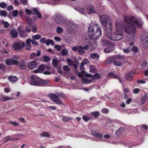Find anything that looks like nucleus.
<instances>
[{
    "instance_id": "obj_31",
    "label": "nucleus",
    "mask_w": 148,
    "mask_h": 148,
    "mask_svg": "<svg viewBox=\"0 0 148 148\" xmlns=\"http://www.w3.org/2000/svg\"><path fill=\"white\" fill-rule=\"evenodd\" d=\"M38 68L39 73H40L44 70L45 67L43 65H40L39 66Z\"/></svg>"
},
{
    "instance_id": "obj_3",
    "label": "nucleus",
    "mask_w": 148,
    "mask_h": 148,
    "mask_svg": "<svg viewBox=\"0 0 148 148\" xmlns=\"http://www.w3.org/2000/svg\"><path fill=\"white\" fill-rule=\"evenodd\" d=\"M100 20L102 26H104V30L106 33L108 31H111V29H112V23L110 22L111 19L108 15L104 14L100 16Z\"/></svg>"
},
{
    "instance_id": "obj_9",
    "label": "nucleus",
    "mask_w": 148,
    "mask_h": 148,
    "mask_svg": "<svg viewBox=\"0 0 148 148\" xmlns=\"http://www.w3.org/2000/svg\"><path fill=\"white\" fill-rule=\"evenodd\" d=\"M67 61L69 65H72L75 68V70L77 69V68L79 65V63L77 59L72 61L71 59H68L67 60Z\"/></svg>"
},
{
    "instance_id": "obj_53",
    "label": "nucleus",
    "mask_w": 148,
    "mask_h": 148,
    "mask_svg": "<svg viewBox=\"0 0 148 148\" xmlns=\"http://www.w3.org/2000/svg\"><path fill=\"white\" fill-rule=\"evenodd\" d=\"M9 123L15 126L19 125V124L16 121H9Z\"/></svg>"
},
{
    "instance_id": "obj_43",
    "label": "nucleus",
    "mask_w": 148,
    "mask_h": 148,
    "mask_svg": "<svg viewBox=\"0 0 148 148\" xmlns=\"http://www.w3.org/2000/svg\"><path fill=\"white\" fill-rule=\"evenodd\" d=\"M63 121L64 122H66L69 120H71L73 119V118L71 117H68L66 116H63L62 117Z\"/></svg>"
},
{
    "instance_id": "obj_62",
    "label": "nucleus",
    "mask_w": 148,
    "mask_h": 148,
    "mask_svg": "<svg viewBox=\"0 0 148 148\" xmlns=\"http://www.w3.org/2000/svg\"><path fill=\"white\" fill-rule=\"evenodd\" d=\"M132 49L134 52L136 53L138 51V49L137 47L136 46H133L132 48Z\"/></svg>"
},
{
    "instance_id": "obj_51",
    "label": "nucleus",
    "mask_w": 148,
    "mask_h": 148,
    "mask_svg": "<svg viewBox=\"0 0 148 148\" xmlns=\"http://www.w3.org/2000/svg\"><path fill=\"white\" fill-rule=\"evenodd\" d=\"M36 56V53L33 52L30 56L29 57L31 59H34Z\"/></svg>"
},
{
    "instance_id": "obj_5",
    "label": "nucleus",
    "mask_w": 148,
    "mask_h": 148,
    "mask_svg": "<svg viewBox=\"0 0 148 148\" xmlns=\"http://www.w3.org/2000/svg\"><path fill=\"white\" fill-rule=\"evenodd\" d=\"M14 49L16 51H21L25 46V43L22 41H17L13 44Z\"/></svg>"
},
{
    "instance_id": "obj_63",
    "label": "nucleus",
    "mask_w": 148,
    "mask_h": 148,
    "mask_svg": "<svg viewBox=\"0 0 148 148\" xmlns=\"http://www.w3.org/2000/svg\"><path fill=\"white\" fill-rule=\"evenodd\" d=\"M140 38H143L145 39H148V32L147 33H146L144 35L141 36Z\"/></svg>"
},
{
    "instance_id": "obj_47",
    "label": "nucleus",
    "mask_w": 148,
    "mask_h": 148,
    "mask_svg": "<svg viewBox=\"0 0 148 148\" xmlns=\"http://www.w3.org/2000/svg\"><path fill=\"white\" fill-rule=\"evenodd\" d=\"M63 69L66 71H70V68L68 65L64 66L63 67Z\"/></svg>"
},
{
    "instance_id": "obj_56",
    "label": "nucleus",
    "mask_w": 148,
    "mask_h": 148,
    "mask_svg": "<svg viewBox=\"0 0 148 148\" xmlns=\"http://www.w3.org/2000/svg\"><path fill=\"white\" fill-rule=\"evenodd\" d=\"M7 6V4L4 2L0 3V6L3 8H4Z\"/></svg>"
},
{
    "instance_id": "obj_33",
    "label": "nucleus",
    "mask_w": 148,
    "mask_h": 148,
    "mask_svg": "<svg viewBox=\"0 0 148 148\" xmlns=\"http://www.w3.org/2000/svg\"><path fill=\"white\" fill-rule=\"evenodd\" d=\"M114 65L117 66H120L123 65L122 62L115 60L114 61Z\"/></svg>"
},
{
    "instance_id": "obj_21",
    "label": "nucleus",
    "mask_w": 148,
    "mask_h": 148,
    "mask_svg": "<svg viewBox=\"0 0 148 148\" xmlns=\"http://www.w3.org/2000/svg\"><path fill=\"white\" fill-rule=\"evenodd\" d=\"M86 8L87 10L90 12L95 13V8L92 5L88 6Z\"/></svg>"
},
{
    "instance_id": "obj_12",
    "label": "nucleus",
    "mask_w": 148,
    "mask_h": 148,
    "mask_svg": "<svg viewBox=\"0 0 148 148\" xmlns=\"http://www.w3.org/2000/svg\"><path fill=\"white\" fill-rule=\"evenodd\" d=\"M89 48L88 49V51H91L94 50L96 49L97 47L96 43L94 41L92 42L89 43Z\"/></svg>"
},
{
    "instance_id": "obj_28",
    "label": "nucleus",
    "mask_w": 148,
    "mask_h": 148,
    "mask_svg": "<svg viewBox=\"0 0 148 148\" xmlns=\"http://www.w3.org/2000/svg\"><path fill=\"white\" fill-rule=\"evenodd\" d=\"M45 43L47 45H49L50 44L53 45H54V42L52 40L48 39L46 41Z\"/></svg>"
},
{
    "instance_id": "obj_32",
    "label": "nucleus",
    "mask_w": 148,
    "mask_h": 148,
    "mask_svg": "<svg viewBox=\"0 0 148 148\" xmlns=\"http://www.w3.org/2000/svg\"><path fill=\"white\" fill-rule=\"evenodd\" d=\"M27 23L31 25H32L33 24V23H34V21L30 17L27 18Z\"/></svg>"
},
{
    "instance_id": "obj_37",
    "label": "nucleus",
    "mask_w": 148,
    "mask_h": 148,
    "mask_svg": "<svg viewBox=\"0 0 148 148\" xmlns=\"http://www.w3.org/2000/svg\"><path fill=\"white\" fill-rule=\"evenodd\" d=\"M109 42V41L106 39H101V42L102 45H107Z\"/></svg>"
},
{
    "instance_id": "obj_18",
    "label": "nucleus",
    "mask_w": 148,
    "mask_h": 148,
    "mask_svg": "<svg viewBox=\"0 0 148 148\" xmlns=\"http://www.w3.org/2000/svg\"><path fill=\"white\" fill-rule=\"evenodd\" d=\"M40 136L42 137H43L49 138L51 137V135L49 133L44 132L40 134Z\"/></svg>"
},
{
    "instance_id": "obj_22",
    "label": "nucleus",
    "mask_w": 148,
    "mask_h": 148,
    "mask_svg": "<svg viewBox=\"0 0 148 148\" xmlns=\"http://www.w3.org/2000/svg\"><path fill=\"white\" fill-rule=\"evenodd\" d=\"M8 80L10 82H14L17 80V78L15 76H10L8 78Z\"/></svg>"
},
{
    "instance_id": "obj_52",
    "label": "nucleus",
    "mask_w": 148,
    "mask_h": 148,
    "mask_svg": "<svg viewBox=\"0 0 148 148\" xmlns=\"http://www.w3.org/2000/svg\"><path fill=\"white\" fill-rule=\"evenodd\" d=\"M122 129L119 128L118 130L116 131V134L117 135H119V134H121L122 132Z\"/></svg>"
},
{
    "instance_id": "obj_1",
    "label": "nucleus",
    "mask_w": 148,
    "mask_h": 148,
    "mask_svg": "<svg viewBox=\"0 0 148 148\" xmlns=\"http://www.w3.org/2000/svg\"><path fill=\"white\" fill-rule=\"evenodd\" d=\"M123 17L124 21L123 23L119 20L116 21V29L114 34L112 33V29H111V32L108 31L106 33L108 38L114 41H117L122 39L123 35L122 31L120 28L123 27L124 28L125 32L127 34V40H131L134 39L136 27L138 28L142 27L143 23L140 19L127 14L124 15Z\"/></svg>"
},
{
    "instance_id": "obj_30",
    "label": "nucleus",
    "mask_w": 148,
    "mask_h": 148,
    "mask_svg": "<svg viewBox=\"0 0 148 148\" xmlns=\"http://www.w3.org/2000/svg\"><path fill=\"white\" fill-rule=\"evenodd\" d=\"M108 47H110L112 49H114L115 50V44L113 42H109L108 44L107 45Z\"/></svg>"
},
{
    "instance_id": "obj_14",
    "label": "nucleus",
    "mask_w": 148,
    "mask_h": 148,
    "mask_svg": "<svg viewBox=\"0 0 148 148\" xmlns=\"http://www.w3.org/2000/svg\"><path fill=\"white\" fill-rule=\"evenodd\" d=\"M134 74V73L133 71L128 72L125 75L126 79L130 81L132 80Z\"/></svg>"
},
{
    "instance_id": "obj_46",
    "label": "nucleus",
    "mask_w": 148,
    "mask_h": 148,
    "mask_svg": "<svg viewBox=\"0 0 148 148\" xmlns=\"http://www.w3.org/2000/svg\"><path fill=\"white\" fill-rule=\"evenodd\" d=\"M43 59L44 61L45 62H47L49 60V57L46 56H44Z\"/></svg>"
},
{
    "instance_id": "obj_13",
    "label": "nucleus",
    "mask_w": 148,
    "mask_h": 148,
    "mask_svg": "<svg viewBox=\"0 0 148 148\" xmlns=\"http://www.w3.org/2000/svg\"><path fill=\"white\" fill-rule=\"evenodd\" d=\"M37 65V63L36 60H33L30 62L28 64L29 68L31 69H33L36 67Z\"/></svg>"
},
{
    "instance_id": "obj_35",
    "label": "nucleus",
    "mask_w": 148,
    "mask_h": 148,
    "mask_svg": "<svg viewBox=\"0 0 148 148\" xmlns=\"http://www.w3.org/2000/svg\"><path fill=\"white\" fill-rule=\"evenodd\" d=\"M58 62L57 60L54 58L52 60V65L53 66L56 67L58 66Z\"/></svg>"
},
{
    "instance_id": "obj_39",
    "label": "nucleus",
    "mask_w": 148,
    "mask_h": 148,
    "mask_svg": "<svg viewBox=\"0 0 148 148\" xmlns=\"http://www.w3.org/2000/svg\"><path fill=\"white\" fill-rule=\"evenodd\" d=\"M61 53L62 56H66L68 53V51L66 49H64L61 51Z\"/></svg>"
},
{
    "instance_id": "obj_23",
    "label": "nucleus",
    "mask_w": 148,
    "mask_h": 148,
    "mask_svg": "<svg viewBox=\"0 0 148 148\" xmlns=\"http://www.w3.org/2000/svg\"><path fill=\"white\" fill-rule=\"evenodd\" d=\"M83 82L88 84L90 83L92 81V79H89L86 77H83L82 79Z\"/></svg>"
},
{
    "instance_id": "obj_42",
    "label": "nucleus",
    "mask_w": 148,
    "mask_h": 148,
    "mask_svg": "<svg viewBox=\"0 0 148 148\" xmlns=\"http://www.w3.org/2000/svg\"><path fill=\"white\" fill-rule=\"evenodd\" d=\"M41 37V36L39 34H36L35 35L33 36H32L33 39L34 40H38Z\"/></svg>"
},
{
    "instance_id": "obj_49",
    "label": "nucleus",
    "mask_w": 148,
    "mask_h": 148,
    "mask_svg": "<svg viewBox=\"0 0 148 148\" xmlns=\"http://www.w3.org/2000/svg\"><path fill=\"white\" fill-rule=\"evenodd\" d=\"M18 14V12L17 10H14L12 12L13 16L14 17H16Z\"/></svg>"
},
{
    "instance_id": "obj_16",
    "label": "nucleus",
    "mask_w": 148,
    "mask_h": 148,
    "mask_svg": "<svg viewBox=\"0 0 148 148\" xmlns=\"http://www.w3.org/2000/svg\"><path fill=\"white\" fill-rule=\"evenodd\" d=\"M26 67V62L24 60L21 61L19 65V67L21 69H24Z\"/></svg>"
},
{
    "instance_id": "obj_17",
    "label": "nucleus",
    "mask_w": 148,
    "mask_h": 148,
    "mask_svg": "<svg viewBox=\"0 0 148 148\" xmlns=\"http://www.w3.org/2000/svg\"><path fill=\"white\" fill-rule=\"evenodd\" d=\"M11 37L13 38H16L17 36V32L15 29L12 30L10 32Z\"/></svg>"
},
{
    "instance_id": "obj_48",
    "label": "nucleus",
    "mask_w": 148,
    "mask_h": 148,
    "mask_svg": "<svg viewBox=\"0 0 148 148\" xmlns=\"http://www.w3.org/2000/svg\"><path fill=\"white\" fill-rule=\"evenodd\" d=\"M147 64V62L146 61H143L141 65V67L142 69L145 68Z\"/></svg>"
},
{
    "instance_id": "obj_61",
    "label": "nucleus",
    "mask_w": 148,
    "mask_h": 148,
    "mask_svg": "<svg viewBox=\"0 0 148 148\" xmlns=\"http://www.w3.org/2000/svg\"><path fill=\"white\" fill-rule=\"evenodd\" d=\"M54 48L58 51H60L61 49V47L60 45H56L55 46Z\"/></svg>"
},
{
    "instance_id": "obj_36",
    "label": "nucleus",
    "mask_w": 148,
    "mask_h": 148,
    "mask_svg": "<svg viewBox=\"0 0 148 148\" xmlns=\"http://www.w3.org/2000/svg\"><path fill=\"white\" fill-rule=\"evenodd\" d=\"M12 99L8 96H4L1 98V100L3 101H5L8 100Z\"/></svg>"
},
{
    "instance_id": "obj_44",
    "label": "nucleus",
    "mask_w": 148,
    "mask_h": 148,
    "mask_svg": "<svg viewBox=\"0 0 148 148\" xmlns=\"http://www.w3.org/2000/svg\"><path fill=\"white\" fill-rule=\"evenodd\" d=\"M7 12L4 10H1L0 11V15L4 16H6L7 14Z\"/></svg>"
},
{
    "instance_id": "obj_45",
    "label": "nucleus",
    "mask_w": 148,
    "mask_h": 148,
    "mask_svg": "<svg viewBox=\"0 0 148 148\" xmlns=\"http://www.w3.org/2000/svg\"><path fill=\"white\" fill-rule=\"evenodd\" d=\"M123 52L126 54H128L131 51V49L129 48L126 49H124L123 50Z\"/></svg>"
},
{
    "instance_id": "obj_60",
    "label": "nucleus",
    "mask_w": 148,
    "mask_h": 148,
    "mask_svg": "<svg viewBox=\"0 0 148 148\" xmlns=\"http://www.w3.org/2000/svg\"><path fill=\"white\" fill-rule=\"evenodd\" d=\"M27 0H21L20 1V3L22 5H25L27 3Z\"/></svg>"
},
{
    "instance_id": "obj_41",
    "label": "nucleus",
    "mask_w": 148,
    "mask_h": 148,
    "mask_svg": "<svg viewBox=\"0 0 148 148\" xmlns=\"http://www.w3.org/2000/svg\"><path fill=\"white\" fill-rule=\"evenodd\" d=\"M40 86L42 84H47L49 82V80L47 79L43 80L42 79H40Z\"/></svg>"
},
{
    "instance_id": "obj_8",
    "label": "nucleus",
    "mask_w": 148,
    "mask_h": 148,
    "mask_svg": "<svg viewBox=\"0 0 148 148\" xmlns=\"http://www.w3.org/2000/svg\"><path fill=\"white\" fill-rule=\"evenodd\" d=\"M51 98V99L56 103L58 104H61L63 103L62 101L58 98V97L56 94L51 93L48 95Z\"/></svg>"
},
{
    "instance_id": "obj_15",
    "label": "nucleus",
    "mask_w": 148,
    "mask_h": 148,
    "mask_svg": "<svg viewBox=\"0 0 148 148\" xmlns=\"http://www.w3.org/2000/svg\"><path fill=\"white\" fill-rule=\"evenodd\" d=\"M90 57L92 59H99V56L97 53H92L90 54Z\"/></svg>"
},
{
    "instance_id": "obj_58",
    "label": "nucleus",
    "mask_w": 148,
    "mask_h": 148,
    "mask_svg": "<svg viewBox=\"0 0 148 148\" xmlns=\"http://www.w3.org/2000/svg\"><path fill=\"white\" fill-rule=\"evenodd\" d=\"M96 69L93 66H92L90 67V72L92 73H95L96 72Z\"/></svg>"
},
{
    "instance_id": "obj_29",
    "label": "nucleus",
    "mask_w": 148,
    "mask_h": 148,
    "mask_svg": "<svg viewBox=\"0 0 148 148\" xmlns=\"http://www.w3.org/2000/svg\"><path fill=\"white\" fill-rule=\"evenodd\" d=\"M19 34L20 37L23 38H25L26 37L27 35L25 32L24 30L20 31Z\"/></svg>"
},
{
    "instance_id": "obj_7",
    "label": "nucleus",
    "mask_w": 148,
    "mask_h": 148,
    "mask_svg": "<svg viewBox=\"0 0 148 148\" xmlns=\"http://www.w3.org/2000/svg\"><path fill=\"white\" fill-rule=\"evenodd\" d=\"M54 21L57 24H63L65 22L66 19L65 17L63 16L58 14L56 15L55 17Z\"/></svg>"
},
{
    "instance_id": "obj_10",
    "label": "nucleus",
    "mask_w": 148,
    "mask_h": 148,
    "mask_svg": "<svg viewBox=\"0 0 148 148\" xmlns=\"http://www.w3.org/2000/svg\"><path fill=\"white\" fill-rule=\"evenodd\" d=\"M5 63L7 65H10L12 64L18 65L19 62L17 60H13L11 59H7L5 60Z\"/></svg>"
},
{
    "instance_id": "obj_59",
    "label": "nucleus",
    "mask_w": 148,
    "mask_h": 148,
    "mask_svg": "<svg viewBox=\"0 0 148 148\" xmlns=\"http://www.w3.org/2000/svg\"><path fill=\"white\" fill-rule=\"evenodd\" d=\"M25 12L26 14L29 15H30L32 14V10L31 11L28 9H26Z\"/></svg>"
},
{
    "instance_id": "obj_27",
    "label": "nucleus",
    "mask_w": 148,
    "mask_h": 148,
    "mask_svg": "<svg viewBox=\"0 0 148 148\" xmlns=\"http://www.w3.org/2000/svg\"><path fill=\"white\" fill-rule=\"evenodd\" d=\"M107 76L108 77H112L114 79L119 78V77L114 74L113 73L111 72L108 74Z\"/></svg>"
},
{
    "instance_id": "obj_19",
    "label": "nucleus",
    "mask_w": 148,
    "mask_h": 148,
    "mask_svg": "<svg viewBox=\"0 0 148 148\" xmlns=\"http://www.w3.org/2000/svg\"><path fill=\"white\" fill-rule=\"evenodd\" d=\"M115 60H123L125 59L124 56L120 55H118L114 56Z\"/></svg>"
},
{
    "instance_id": "obj_26",
    "label": "nucleus",
    "mask_w": 148,
    "mask_h": 148,
    "mask_svg": "<svg viewBox=\"0 0 148 148\" xmlns=\"http://www.w3.org/2000/svg\"><path fill=\"white\" fill-rule=\"evenodd\" d=\"M148 99L147 96L145 95L141 98V103L142 104H145Z\"/></svg>"
},
{
    "instance_id": "obj_6",
    "label": "nucleus",
    "mask_w": 148,
    "mask_h": 148,
    "mask_svg": "<svg viewBox=\"0 0 148 148\" xmlns=\"http://www.w3.org/2000/svg\"><path fill=\"white\" fill-rule=\"evenodd\" d=\"M30 83L31 85L36 86H40V78L37 76L32 75L30 77Z\"/></svg>"
},
{
    "instance_id": "obj_24",
    "label": "nucleus",
    "mask_w": 148,
    "mask_h": 148,
    "mask_svg": "<svg viewBox=\"0 0 148 148\" xmlns=\"http://www.w3.org/2000/svg\"><path fill=\"white\" fill-rule=\"evenodd\" d=\"M76 10L78 11L80 13L84 14L85 9L83 7L78 8L76 9Z\"/></svg>"
},
{
    "instance_id": "obj_25",
    "label": "nucleus",
    "mask_w": 148,
    "mask_h": 148,
    "mask_svg": "<svg viewBox=\"0 0 148 148\" xmlns=\"http://www.w3.org/2000/svg\"><path fill=\"white\" fill-rule=\"evenodd\" d=\"M101 78V75L98 73H96L92 76V80H95L96 78L99 79Z\"/></svg>"
},
{
    "instance_id": "obj_55",
    "label": "nucleus",
    "mask_w": 148,
    "mask_h": 148,
    "mask_svg": "<svg viewBox=\"0 0 148 148\" xmlns=\"http://www.w3.org/2000/svg\"><path fill=\"white\" fill-rule=\"evenodd\" d=\"M136 82L138 84H145L146 83L145 81L140 79L137 80L136 81Z\"/></svg>"
},
{
    "instance_id": "obj_54",
    "label": "nucleus",
    "mask_w": 148,
    "mask_h": 148,
    "mask_svg": "<svg viewBox=\"0 0 148 148\" xmlns=\"http://www.w3.org/2000/svg\"><path fill=\"white\" fill-rule=\"evenodd\" d=\"M103 134L101 133H97L95 136L99 138H102Z\"/></svg>"
},
{
    "instance_id": "obj_11",
    "label": "nucleus",
    "mask_w": 148,
    "mask_h": 148,
    "mask_svg": "<svg viewBox=\"0 0 148 148\" xmlns=\"http://www.w3.org/2000/svg\"><path fill=\"white\" fill-rule=\"evenodd\" d=\"M141 43L143 47L145 49H148V39L143 38H140Z\"/></svg>"
},
{
    "instance_id": "obj_4",
    "label": "nucleus",
    "mask_w": 148,
    "mask_h": 148,
    "mask_svg": "<svg viewBox=\"0 0 148 148\" xmlns=\"http://www.w3.org/2000/svg\"><path fill=\"white\" fill-rule=\"evenodd\" d=\"M89 45H86L84 46L79 45L78 46H75L72 48L73 50L75 51H77L80 55L84 54L85 53V50H88L89 48Z\"/></svg>"
},
{
    "instance_id": "obj_34",
    "label": "nucleus",
    "mask_w": 148,
    "mask_h": 148,
    "mask_svg": "<svg viewBox=\"0 0 148 148\" xmlns=\"http://www.w3.org/2000/svg\"><path fill=\"white\" fill-rule=\"evenodd\" d=\"M63 32V28L60 26L56 28V32L58 34H60Z\"/></svg>"
},
{
    "instance_id": "obj_38",
    "label": "nucleus",
    "mask_w": 148,
    "mask_h": 148,
    "mask_svg": "<svg viewBox=\"0 0 148 148\" xmlns=\"http://www.w3.org/2000/svg\"><path fill=\"white\" fill-rule=\"evenodd\" d=\"M1 23L3 24L4 27L5 28H8L9 26V24L7 21H2Z\"/></svg>"
},
{
    "instance_id": "obj_57",
    "label": "nucleus",
    "mask_w": 148,
    "mask_h": 148,
    "mask_svg": "<svg viewBox=\"0 0 148 148\" xmlns=\"http://www.w3.org/2000/svg\"><path fill=\"white\" fill-rule=\"evenodd\" d=\"M101 112L103 113L107 114L109 112V110L106 108H103L101 110Z\"/></svg>"
},
{
    "instance_id": "obj_2",
    "label": "nucleus",
    "mask_w": 148,
    "mask_h": 148,
    "mask_svg": "<svg viewBox=\"0 0 148 148\" xmlns=\"http://www.w3.org/2000/svg\"><path fill=\"white\" fill-rule=\"evenodd\" d=\"M88 34L90 38L93 40H97L101 35V29L99 27L98 24H91L88 28Z\"/></svg>"
},
{
    "instance_id": "obj_40",
    "label": "nucleus",
    "mask_w": 148,
    "mask_h": 148,
    "mask_svg": "<svg viewBox=\"0 0 148 148\" xmlns=\"http://www.w3.org/2000/svg\"><path fill=\"white\" fill-rule=\"evenodd\" d=\"M92 114L94 117H98L99 116V112H92L90 113Z\"/></svg>"
},
{
    "instance_id": "obj_20",
    "label": "nucleus",
    "mask_w": 148,
    "mask_h": 148,
    "mask_svg": "<svg viewBox=\"0 0 148 148\" xmlns=\"http://www.w3.org/2000/svg\"><path fill=\"white\" fill-rule=\"evenodd\" d=\"M114 60H115L114 56L107 60L105 62V63L107 65H108L114 62Z\"/></svg>"
},
{
    "instance_id": "obj_50",
    "label": "nucleus",
    "mask_w": 148,
    "mask_h": 148,
    "mask_svg": "<svg viewBox=\"0 0 148 148\" xmlns=\"http://www.w3.org/2000/svg\"><path fill=\"white\" fill-rule=\"evenodd\" d=\"M82 119L84 121L86 122H88L90 120L89 118L86 116H83Z\"/></svg>"
},
{
    "instance_id": "obj_64",
    "label": "nucleus",
    "mask_w": 148,
    "mask_h": 148,
    "mask_svg": "<svg viewBox=\"0 0 148 148\" xmlns=\"http://www.w3.org/2000/svg\"><path fill=\"white\" fill-rule=\"evenodd\" d=\"M140 38H143L145 39H148V32L147 33H146L144 35L141 36Z\"/></svg>"
}]
</instances>
